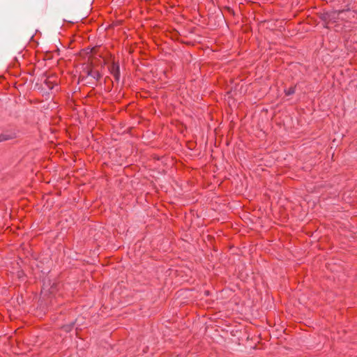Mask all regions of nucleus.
I'll return each instance as SVG.
<instances>
[{
    "label": "nucleus",
    "mask_w": 357,
    "mask_h": 357,
    "mask_svg": "<svg viewBox=\"0 0 357 357\" xmlns=\"http://www.w3.org/2000/svg\"><path fill=\"white\" fill-rule=\"evenodd\" d=\"M53 282L48 276H45L43 279V285L41 287L40 295L45 299V296H50V290L52 289Z\"/></svg>",
    "instance_id": "20e7f679"
},
{
    "label": "nucleus",
    "mask_w": 357,
    "mask_h": 357,
    "mask_svg": "<svg viewBox=\"0 0 357 357\" xmlns=\"http://www.w3.org/2000/svg\"><path fill=\"white\" fill-rule=\"evenodd\" d=\"M76 321L77 319H75L74 321H71L69 324H63V326H61V329L66 333H70L74 328L76 324Z\"/></svg>",
    "instance_id": "0eeeda50"
},
{
    "label": "nucleus",
    "mask_w": 357,
    "mask_h": 357,
    "mask_svg": "<svg viewBox=\"0 0 357 357\" xmlns=\"http://www.w3.org/2000/svg\"><path fill=\"white\" fill-rule=\"evenodd\" d=\"M58 283L53 282L52 285V289L50 291V296H45V299L46 300V303L50 305L51 307H54L57 305H59L60 303H58L56 294L58 291Z\"/></svg>",
    "instance_id": "7ed1b4c3"
},
{
    "label": "nucleus",
    "mask_w": 357,
    "mask_h": 357,
    "mask_svg": "<svg viewBox=\"0 0 357 357\" xmlns=\"http://www.w3.org/2000/svg\"><path fill=\"white\" fill-rule=\"evenodd\" d=\"M225 9L228 12L229 14L231 15H235V13L233 8L229 6H225Z\"/></svg>",
    "instance_id": "1a4fd4ad"
},
{
    "label": "nucleus",
    "mask_w": 357,
    "mask_h": 357,
    "mask_svg": "<svg viewBox=\"0 0 357 357\" xmlns=\"http://www.w3.org/2000/svg\"><path fill=\"white\" fill-rule=\"evenodd\" d=\"M328 24L329 23L324 22V24H323L324 28L328 29Z\"/></svg>",
    "instance_id": "f8f14e48"
},
{
    "label": "nucleus",
    "mask_w": 357,
    "mask_h": 357,
    "mask_svg": "<svg viewBox=\"0 0 357 357\" xmlns=\"http://www.w3.org/2000/svg\"><path fill=\"white\" fill-rule=\"evenodd\" d=\"M195 30H196V27H192V28H190V29H189L188 32H189L190 33H195Z\"/></svg>",
    "instance_id": "9b49d317"
},
{
    "label": "nucleus",
    "mask_w": 357,
    "mask_h": 357,
    "mask_svg": "<svg viewBox=\"0 0 357 357\" xmlns=\"http://www.w3.org/2000/svg\"><path fill=\"white\" fill-rule=\"evenodd\" d=\"M296 85H294V86H290L289 88L288 89H285L284 90V94L287 96H291L293 94L295 93L296 92Z\"/></svg>",
    "instance_id": "6e6552de"
},
{
    "label": "nucleus",
    "mask_w": 357,
    "mask_h": 357,
    "mask_svg": "<svg viewBox=\"0 0 357 357\" xmlns=\"http://www.w3.org/2000/svg\"><path fill=\"white\" fill-rule=\"evenodd\" d=\"M17 137V133L16 130L15 129H8L3 130V132L0 134V143L13 140Z\"/></svg>",
    "instance_id": "39448f33"
},
{
    "label": "nucleus",
    "mask_w": 357,
    "mask_h": 357,
    "mask_svg": "<svg viewBox=\"0 0 357 357\" xmlns=\"http://www.w3.org/2000/svg\"><path fill=\"white\" fill-rule=\"evenodd\" d=\"M342 12L343 10H331L329 12L321 13L319 14L318 16L323 22H335L336 20L338 19L339 15Z\"/></svg>",
    "instance_id": "f03ea898"
},
{
    "label": "nucleus",
    "mask_w": 357,
    "mask_h": 357,
    "mask_svg": "<svg viewBox=\"0 0 357 357\" xmlns=\"http://www.w3.org/2000/svg\"><path fill=\"white\" fill-rule=\"evenodd\" d=\"M102 75L99 70H96L92 63L82 64V71L78 77V83L85 82V85L94 88L98 86Z\"/></svg>",
    "instance_id": "f257e3e1"
},
{
    "label": "nucleus",
    "mask_w": 357,
    "mask_h": 357,
    "mask_svg": "<svg viewBox=\"0 0 357 357\" xmlns=\"http://www.w3.org/2000/svg\"><path fill=\"white\" fill-rule=\"evenodd\" d=\"M109 71L110 74L114 77V80L119 82L120 80V66L119 62L113 61L111 65L109 66Z\"/></svg>",
    "instance_id": "423d86ee"
},
{
    "label": "nucleus",
    "mask_w": 357,
    "mask_h": 357,
    "mask_svg": "<svg viewBox=\"0 0 357 357\" xmlns=\"http://www.w3.org/2000/svg\"><path fill=\"white\" fill-rule=\"evenodd\" d=\"M44 82L47 86V87L49 89H53V86L51 85V82H50V81L48 80V79H46Z\"/></svg>",
    "instance_id": "9d476101"
},
{
    "label": "nucleus",
    "mask_w": 357,
    "mask_h": 357,
    "mask_svg": "<svg viewBox=\"0 0 357 357\" xmlns=\"http://www.w3.org/2000/svg\"><path fill=\"white\" fill-rule=\"evenodd\" d=\"M204 294L205 295L208 296L210 293L209 291H206Z\"/></svg>",
    "instance_id": "4468645a"
},
{
    "label": "nucleus",
    "mask_w": 357,
    "mask_h": 357,
    "mask_svg": "<svg viewBox=\"0 0 357 357\" xmlns=\"http://www.w3.org/2000/svg\"><path fill=\"white\" fill-rule=\"evenodd\" d=\"M23 274H24L23 271H19L18 272V276L19 277H21V275H23Z\"/></svg>",
    "instance_id": "ddd939ff"
},
{
    "label": "nucleus",
    "mask_w": 357,
    "mask_h": 357,
    "mask_svg": "<svg viewBox=\"0 0 357 357\" xmlns=\"http://www.w3.org/2000/svg\"><path fill=\"white\" fill-rule=\"evenodd\" d=\"M107 79H109V78L108 77H107L106 78H105V83L106 82Z\"/></svg>",
    "instance_id": "2eb2a0df"
}]
</instances>
